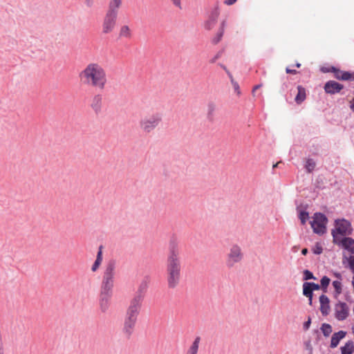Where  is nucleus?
Masks as SVG:
<instances>
[{"mask_svg": "<svg viewBox=\"0 0 354 354\" xmlns=\"http://www.w3.org/2000/svg\"><path fill=\"white\" fill-rule=\"evenodd\" d=\"M298 93L295 97V101L297 104L301 103L306 99L305 88L301 86L297 87Z\"/></svg>", "mask_w": 354, "mask_h": 354, "instance_id": "5701e85b", "label": "nucleus"}, {"mask_svg": "<svg viewBox=\"0 0 354 354\" xmlns=\"http://www.w3.org/2000/svg\"><path fill=\"white\" fill-rule=\"evenodd\" d=\"M333 243L344 250H348L351 254H354V239L351 237L337 238L334 235Z\"/></svg>", "mask_w": 354, "mask_h": 354, "instance_id": "f8f14e48", "label": "nucleus"}, {"mask_svg": "<svg viewBox=\"0 0 354 354\" xmlns=\"http://www.w3.org/2000/svg\"><path fill=\"white\" fill-rule=\"evenodd\" d=\"M171 1L173 2V3L178 8H181V3H180V0H171Z\"/></svg>", "mask_w": 354, "mask_h": 354, "instance_id": "79ce46f5", "label": "nucleus"}, {"mask_svg": "<svg viewBox=\"0 0 354 354\" xmlns=\"http://www.w3.org/2000/svg\"><path fill=\"white\" fill-rule=\"evenodd\" d=\"M92 110L96 113L98 114L101 113L102 108V96L100 94L95 95L91 101L90 104Z\"/></svg>", "mask_w": 354, "mask_h": 354, "instance_id": "4468645a", "label": "nucleus"}, {"mask_svg": "<svg viewBox=\"0 0 354 354\" xmlns=\"http://www.w3.org/2000/svg\"><path fill=\"white\" fill-rule=\"evenodd\" d=\"M346 299L347 301H349V297H348H348H346Z\"/></svg>", "mask_w": 354, "mask_h": 354, "instance_id": "5fc2aeb1", "label": "nucleus"}, {"mask_svg": "<svg viewBox=\"0 0 354 354\" xmlns=\"http://www.w3.org/2000/svg\"><path fill=\"white\" fill-rule=\"evenodd\" d=\"M335 317L339 321L345 320L349 315L348 306L342 301H338L334 307Z\"/></svg>", "mask_w": 354, "mask_h": 354, "instance_id": "9b49d317", "label": "nucleus"}, {"mask_svg": "<svg viewBox=\"0 0 354 354\" xmlns=\"http://www.w3.org/2000/svg\"><path fill=\"white\" fill-rule=\"evenodd\" d=\"M122 4V0H111L108 11H112L118 15V10Z\"/></svg>", "mask_w": 354, "mask_h": 354, "instance_id": "393cba45", "label": "nucleus"}, {"mask_svg": "<svg viewBox=\"0 0 354 354\" xmlns=\"http://www.w3.org/2000/svg\"><path fill=\"white\" fill-rule=\"evenodd\" d=\"M310 286H311L313 291L317 290L320 288V286L315 283L310 282Z\"/></svg>", "mask_w": 354, "mask_h": 354, "instance_id": "4c0bfd02", "label": "nucleus"}, {"mask_svg": "<svg viewBox=\"0 0 354 354\" xmlns=\"http://www.w3.org/2000/svg\"><path fill=\"white\" fill-rule=\"evenodd\" d=\"M243 258V253L241 248L237 245H232L226 256L225 265L227 268H232L236 263H240Z\"/></svg>", "mask_w": 354, "mask_h": 354, "instance_id": "0eeeda50", "label": "nucleus"}, {"mask_svg": "<svg viewBox=\"0 0 354 354\" xmlns=\"http://www.w3.org/2000/svg\"><path fill=\"white\" fill-rule=\"evenodd\" d=\"M315 166L316 163L313 159L308 158L306 160L305 168L308 173L312 172L315 168Z\"/></svg>", "mask_w": 354, "mask_h": 354, "instance_id": "c756f323", "label": "nucleus"}, {"mask_svg": "<svg viewBox=\"0 0 354 354\" xmlns=\"http://www.w3.org/2000/svg\"><path fill=\"white\" fill-rule=\"evenodd\" d=\"M328 219L326 216L322 213H315L310 221V225L313 232L318 234H323L326 230V224Z\"/></svg>", "mask_w": 354, "mask_h": 354, "instance_id": "6e6552de", "label": "nucleus"}, {"mask_svg": "<svg viewBox=\"0 0 354 354\" xmlns=\"http://www.w3.org/2000/svg\"><path fill=\"white\" fill-rule=\"evenodd\" d=\"M299 219L302 224H305L308 218V213L306 212L301 211L299 213Z\"/></svg>", "mask_w": 354, "mask_h": 354, "instance_id": "72a5a7b5", "label": "nucleus"}, {"mask_svg": "<svg viewBox=\"0 0 354 354\" xmlns=\"http://www.w3.org/2000/svg\"><path fill=\"white\" fill-rule=\"evenodd\" d=\"M216 106L214 103L210 102L207 105V117L209 120H213L214 118Z\"/></svg>", "mask_w": 354, "mask_h": 354, "instance_id": "a878e982", "label": "nucleus"}, {"mask_svg": "<svg viewBox=\"0 0 354 354\" xmlns=\"http://www.w3.org/2000/svg\"><path fill=\"white\" fill-rule=\"evenodd\" d=\"M333 286L335 288V297H337L338 295H339L342 293V283L339 280H335L333 281Z\"/></svg>", "mask_w": 354, "mask_h": 354, "instance_id": "c85d7f7f", "label": "nucleus"}, {"mask_svg": "<svg viewBox=\"0 0 354 354\" xmlns=\"http://www.w3.org/2000/svg\"><path fill=\"white\" fill-rule=\"evenodd\" d=\"M118 15L112 11H107L102 23V32L108 34L115 28Z\"/></svg>", "mask_w": 354, "mask_h": 354, "instance_id": "1a4fd4ad", "label": "nucleus"}, {"mask_svg": "<svg viewBox=\"0 0 354 354\" xmlns=\"http://www.w3.org/2000/svg\"><path fill=\"white\" fill-rule=\"evenodd\" d=\"M80 82L86 86L104 89L107 84V77L105 69L98 63L88 64L79 73Z\"/></svg>", "mask_w": 354, "mask_h": 354, "instance_id": "f03ea898", "label": "nucleus"}, {"mask_svg": "<svg viewBox=\"0 0 354 354\" xmlns=\"http://www.w3.org/2000/svg\"><path fill=\"white\" fill-rule=\"evenodd\" d=\"M309 304L312 305L313 296H308Z\"/></svg>", "mask_w": 354, "mask_h": 354, "instance_id": "09e8293b", "label": "nucleus"}, {"mask_svg": "<svg viewBox=\"0 0 354 354\" xmlns=\"http://www.w3.org/2000/svg\"><path fill=\"white\" fill-rule=\"evenodd\" d=\"M310 323H311V321H310V319L309 318L308 320L304 324V329L305 330H307L309 328V327L310 326Z\"/></svg>", "mask_w": 354, "mask_h": 354, "instance_id": "58836bf2", "label": "nucleus"}, {"mask_svg": "<svg viewBox=\"0 0 354 354\" xmlns=\"http://www.w3.org/2000/svg\"><path fill=\"white\" fill-rule=\"evenodd\" d=\"M149 280L148 278L142 280L138 287V290L131 301L142 305L145 293L147 290Z\"/></svg>", "mask_w": 354, "mask_h": 354, "instance_id": "9d476101", "label": "nucleus"}, {"mask_svg": "<svg viewBox=\"0 0 354 354\" xmlns=\"http://www.w3.org/2000/svg\"><path fill=\"white\" fill-rule=\"evenodd\" d=\"M343 88V86L335 81H328L324 86L325 91L327 93L334 94L339 92Z\"/></svg>", "mask_w": 354, "mask_h": 354, "instance_id": "2eb2a0df", "label": "nucleus"}, {"mask_svg": "<svg viewBox=\"0 0 354 354\" xmlns=\"http://www.w3.org/2000/svg\"><path fill=\"white\" fill-rule=\"evenodd\" d=\"M237 0H225L224 3L227 6L233 5L236 2Z\"/></svg>", "mask_w": 354, "mask_h": 354, "instance_id": "ea45409f", "label": "nucleus"}, {"mask_svg": "<svg viewBox=\"0 0 354 354\" xmlns=\"http://www.w3.org/2000/svg\"><path fill=\"white\" fill-rule=\"evenodd\" d=\"M166 278L169 288H176L181 279V259L178 243L170 241L166 259Z\"/></svg>", "mask_w": 354, "mask_h": 354, "instance_id": "f257e3e1", "label": "nucleus"}, {"mask_svg": "<svg viewBox=\"0 0 354 354\" xmlns=\"http://www.w3.org/2000/svg\"><path fill=\"white\" fill-rule=\"evenodd\" d=\"M162 122V116L159 113L147 114L139 120V128L144 133H150L154 131Z\"/></svg>", "mask_w": 354, "mask_h": 354, "instance_id": "39448f33", "label": "nucleus"}, {"mask_svg": "<svg viewBox=\"0 0 354 354\" xmlns=\"http://www.w3.org/2000/svg\"><path fill=\"white\" fill-rule=\"evenodd\" d=\"M296 66H297V68H299V67L301 66V64H299V63H297V64H296Z\"/></svg>", "mask_w": 354, "mask_h": 354, "instance_id": "603ef678", "label": "nucleus"}, {"mask_svg": "<svg viewBox=\"0 0 354 354\" xmlns=\"http://www.w3.org/2000/svg\"><path fill=\"white\" fill-rule=\"evenodd\" d=\"M218 57H219V55H216V57H214V58L211 61V62H212V63L215 62L216 59Z\"/></svg>", "mask_w": 354, "mask_h": 354, "instance_id": "8fccbe9b", "label": "nucleus"}, {"mask_svg": "<svg viewBox=\"0 0 354 354\" xmlns=\"http://www.w3.org/2000/svg\"><path fill=\"white\" fill-rule=\"evenodd\" d=\"M226 25V21L223 20L221 24V27L218 30V32L216 34V35L212 39V43L214 44H218L222 39L224 31H225V26Z\"/></svg>", "mask_w": 354, "mask_h": 354, "instance_id": "aec40b11", "label": "nucleus"}, {"mask_svg": "<svg viewBox=\"0 0 354 354\" xmlns=\"http://www.w3.org/2000/svg\"><path fill=\"white\" fill-rule=\"evenodd\" d=\"M220 12L218 7H216L214 10L211 12L209 19L205 24V28L207 30L212 29L217 22L218 17L219 16Z\"/></svg>", "mask_w": 354, "mask_h": 354, "instance_id": "ddd939ff", "label": "nucleus"}, {"mask_svg": "<svg viewBox=\"0 0 354 354\" xmlns=\"http://www.w3.org/2000/svg\"><path fill=\"white\" fill-rule=\"evenodd\" d=\"M142 305L130 301L127 308L122 327V333L125 336L129 337L133 333Z\"/></svg>", "mask_w": 354, "mask_h": 354, "instance_id": "20e7f679", "label": "nucleus"}, {"mask_svg": "<svg viewBox=\"0 0 354 354\" xmlns=\"http://www.w3.org/2000/svg\"><path fill=\"white\" fill-rule=\"evenodd\" d=\"M119 35L123 38L130 39L132 36V32L129 26L127 25L122 26L120 29Z\"/></svg>", "mask_w": 354, "mask_h": 354, "instance_id": "4be33fe9", "label": "nucleus"}, {"mask_svg": "<svg viewBox=\"0 0 354 354\" xmlns=\"http://www.w3.org/2000/svg\"><path fill=\"white\" fill-rule=\"evenodd\" d=\"M351 109L354 111V99L351 102Z\"/></svg>", "mask_w": 354, "mask_h": 354, "instance_id": "de8ad7c7", "label": "nucleus"}, {"mask_svg": "<svg viewBox=\"0 0 354 354\" xmlns=\"http://www.w3.org/2000/svg\"><path fill=\"white\" fill-rule=\"evenodd\" d=\"M200 342V337H197L194 342L192 343V346L189 348L187 354H197L198 346Z\"/></svg>", "mask_w": 354, "mask_h": 354, "instance_id": "bb28decb", "label": "nucleus"}, {"mask_svg": "<svg viewBox=\"0 0 354 354\" xmlns=\"http://www.w3.org/2000/svg\"><path fill=\"white\" fill-rule=\"evenodd\" d=\"M303 295L306 297L313 296V290L310 286V282H304L303 283Z\"/></svg>", "mask_w": 354, "mask_h": 354, "instance_id": "cd10ccee", "label": "nucleus"}, {"mask_svg": "<svg viewBox=\"0 0 354 354\" xmlns=\"http://www.w3.org/2000/svg\"><path fill=\"white\" fill-rule=\"evenodd\" d=\"M286 73H292V74H295L296 73V71L295 70H292L289 68H286Z\"/></svg>", "mask_w": 354, "mask_h": 354, "instance_id": "a18cd8bd", "label": "nucleus"}, {"mask_svg": "<svg viewBox=\"0 0 354 354\" xmlns=\"http://www.w3.org/2000/svg\"><path fill=\"white\" fill-rule=\"evenodd\" d=\"M305 346H306V348L308 351V353L311 354L312 351H313V347H312L310 342V341L306 342L305 343Z\"/></svg>", "mask_w": 354, "mask_h": 354, "instance_id": "e433bc0d", "label": "nucleus"}, {"mask_svg": "<svg viewBox=\"0 0 354 354\" xmlns=\"http://www.w3.org/2000/svg\"><path fill=\"white\" fill-rule=\"evenodd\" d=\"M330 281V279L328 277H326V276L323 277L320 281L322 288L323 289H326L328 287V286L329 285Z\"/></svg>", "mask_w": 354, "mask_h": 354, "instance_id": "473e14b6", "label": "nucleus"}, {"mask_svg": "<svg viewBox=\"0 0 354 354\" xmlns=\"http://www.w3.org/2000/svg\"><path fill=\"white\" fill-rule=\"evenodd\" d=\"M313 251L316 254H320L322 252L323 249L322 245L319 243H317L313 248Z\"/></svg>", "mask_w": 354, "mask_h": 354, "instance_id": "c9c22d12", "label": "nucleus"}, {"mask_svg": "<svg viewBox=\"0 0 354 354\" xmlns=\"http://www.w3.org/2000/svg\"><path fill=\"white\" fill-rule=\"evenodd\" d=\"M278 164H279V162H278V163H277V164H275V165H273V168H274V167H277Z\"/></svg>", "mask_w": 354, "mask_h": 354, "instance_id": "864d4df0", "label": "nucleus"}, {"mask_svg": "<svg viewBox=\"0 0 354 354\" xmlns=\"http://www.w3.org/2000/svg\"><path fill=\"white\" fill-rule=\"evenodd\" d=\"M353 232V227L351 223L344 219L338 218L335 221V228L332 230L331 234L334 239V235L337 238H342L341 236H349Z\"/></svg>", "mask_w": 354, "mask_h": 354, "instance_id": "423d86ee", "label": "nucleus"}, {"mask_svg": "<svg viewBox=\"0 0 354 354\" xmlns=\"http://www.w3.org/2000/svg\"><path fill=\"white\" fill-rule=\"evenodd\" d=\"M221 68L225 71L228 77L230 78L231 84L234 88V93L236 96L240 97L241 95V88L239 83L234 80L232 73L227 69V68L224 65H221Z\"/></svg>", "mask_w": 354, "mask_h": 354, "instance_id": "dca6fc26", "label": "nucleus"}, {"mask_svg": "<svg viewBox=\"0 0 354 354\" xmlns=\"http://www.w3.org/2000/svg\"><path fill=\"white\" fill-rule=\"evenodd\" d=\"M342 354H353L354 352V344L351 341L347 342L344 346L341 348Z\"/></svg>", "mask_w": 354, "mask_h": 354, "instance_id": "b1692460", "label": "nucleus"}, {"mask_svg": "<svg viewBox=\"0 0 354 354\" xmlns=\"http://www.w3.org/2000/svg\"><path fill=\"white\" fill-rule=\"evenodd\" d=\"M321 330L325 337H328L332 333V327L328 324H323L321 326Z\"/></svg>", "mask_w": 354, "mask_h": 354, "instance_id": "7c9ffc66", "label": "nucleus"}, {"mask_svg": "<svg viewBox=\"0 0 354 354\" xmlns=\"http://www.w3.org/2000/svg\"><path fill=\"white\" fill-rule=\"evenodd\" d=\"M342 263L346 266L348 267L352 272L354 274V256H347L345 254H343Z\"/></svg>", "mask_w": 354, "mask_h": 354, "instance_id": "6ab92c4d", "label": "nucleus"}, {"mask_svg": "<svg viewBox=\"0 0 354 354\" xmlns=\"http://www.w3.org/2000/svg\"><path fill=\"white\" fill-rule=\"evenodd\" d=\"M339 77L341 78V80H354V73L342 71V75Z\"/></svg>", "mask_w": 354, "mask_h": 354, "instance_id": "2f4dec72", "label": "nucleus"}, {"mask_svg": "<svg viewBox=\"0 0 354 354\" xmlns=\"http://www.w3.org/2000/svg\"><path fill=\"white\" fill-rule=\"evenodd\" d=\"M115 275V262L109 261L104 268L99 295L100 310L105 313L109 308L113 295V288Z\"/></svg>", "mask_w": 354, "mask_h": 354, "instance_id": "7ed1b4c3", "label": "nucleus"}, {"mask_svg": "<svg viewBox=\"0 0 354 354\" xmlns=\"http://www.w3.org/2000/svg\"><path fill=\"white\" fill-rule=\"evenodd\" d=\"M334 70H335L336 78L338 80H341V78L339 77H341L342 71H339V70H335V68H334Z\"/></svg>", "mask_w": 354, "mask_h": 354, "instance_id": "a19ab883", "label": "nucleus"}, {"mask_svg": "<svg viewBox=\"0 0 354 354\" xmlns=\"http://www.w3.org/2000/svg\"><path fill=\"white\" fill-rule=\"evenodd\" d=\"M312 279H315V277L313 276V274L308 270H305L304 271V280L307 281Z\"/></svg>", "mask_w": 354, "mask_h": 354, "instance_id": "f704fd0d", "label": "nucleus"}, {"mask_svg": "<svg viewBox=\"0 0 354 354\" xmlns=\"http://www.w3.org/2000/svg\"><path fill=\"white\" fill-rule=\"evenodd\" d=\"M320 311L323 315H328L330 312L329 299L325 295L319 297Z\"/></svg>", "mask_w": 354, "mask_h": 354, "instance_id": "f3484780", "label": "nucleus"}, {"mask_svg": "<svg viewBox=\"0 0 354 354\" xmlns=\"http://www.w3.org/2000/svg\"><path fill=\"white\" fill-rule=\"evenodd\" d=\"M308 249H306V248H304V249L301 250V254H302L303 255H306V254H307V253H308Z\"/></svg>", "mask_w": 354, "mask_h": 354, "instance_id": "49530a36", "label": "nucleus"}, {"mask_svg": "<svg viewBox=\"0 0 354 354\" xmlns=\"http://www.w3.org/2000/svg\"><path fill=\"white\" fill-rule=\"evenodd\" d=\"M334 277H336L337 279V280L339 281H341L342 279V274L339 273V272H335L333 274Z\"/></svg>", "mask_w": 354, "mask_h": 354, "instance_id": "37998d69", "label": "nucleus"}, {"mask_svg": "<svg viewBox=\"0 0 354 354\" xmlns=\"http://www.w3.org/2000/svg\"><path fill=\"white\" fill-rule=\"evenodd\" d=\"M346 333L343 330H339L337 333H335L331 337L330 346L333 348L337 346L341 339L345 337Z\"/></svg>", "mask_w": 354, "mask_h": 354, "instance_id": "a211bd4d", "label": "nucleus"}, {"mask_svg": "<svg viewBox=\"0 0 354 354\" xmlns=\"http://www.w3.org/2000/svg\"><path fill=\"white\" fill-rule=\"evenodd\" d=\"M88 4H91L93 2V0H86Z\"/></svg>", "mask_w": 354, "mask_h": 354, "instance_id": "3c124183", "label": "nucleus"}, {"mask_svg": "<svg viewBox=\"0 0 354 354\" xmlns=\"http://www.w3.org/2000/svg\"><path fill=\"white\" fill-rule=\"evenodd\" d=\"M261 86V84H259L255 86L252 89V94L253 95H255V93L258 88H259Z\"/></svg>", "mask_w": 354, "mask_h": 354, "instance_id": "c03bdc74", "label": "nucleus"}, {"mask_svg": "<svg viewBox=\"0 0 354 354\" xmlns=\"http://www.w3.org/2000/svg\"><path fill=\"white\" fill-rule=\"evenodd\" d=\"M102 261V246L99 248V251L97 254L96 259L92 266L91 270L95 272L100 267Z\"/></svg>", "mask_w": 354, "mask_h": 354, "instance_id": "412c9836", "label": "nucleus"}]
</instances>
